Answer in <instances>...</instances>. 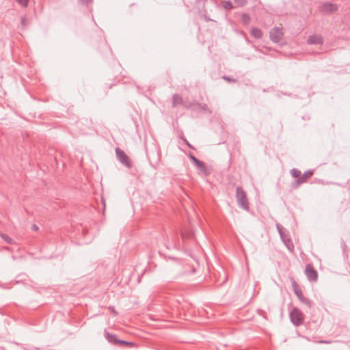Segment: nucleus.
Here are the masks:
<instances>
[{
    "label": "nucleus",
    "instance_id": "1a4fd4ad",
    "mask_svg": "<svg viewBox=\"0 0 350 350\" xmlns=\"http://www.w3.org/2000/svg\"><path fill=\"white\" fill-rule=\"evenodd\" d=\"M305 273L308 280L316 282L318 280V273L312 264H307L305 269Z\"/></svg>",
    "mask_w": 350,
    "mask_h": 350
},
{
    "label": "nucleus",
    "instance_id": "f3484780",
    "mask_svg": "<svg viewBox=\"0 0 350 350\" xmlns=\"http://www.w3.org/2000/svg\"><path fill=\"white\" fill-rule=\"evenodd\" d=\"M290 174L294 178H297V179L301 176V172L297 168H293L290 171Z\"/></svg>",
    "mask_w": 350,
    "mask_h": 350
},
{
    "label": "nucleus",
    "instance_id": "6ab92c4d",
    "mask_svg": "<svg viewBox=\"0 0 350 350\" xmlns=\"http://www.w3.org/2000/svg\"><path fill=\"white\" fill-rule=\"evenodd\" d=\"M234 3L238 7H243L247 3V0H234Z\"/></svg>",
    "mask_w": 350,
    "mask_h": 350
},
{
    "label": "nucleus",
    "instance_id": "a878e982",
    "mask_svg": "<svg viewBox=\"0 0 350 350\" xmlns=\"http://www.w3.org/2000/svg\"><path fill=\"white\" fill-rule=\"evenodd\" d=\"M92 0H81L82 3H88L89 2L92 1Z\"/></svg>",
    "mask_w": 350,
    "mask_h": 350
},
{
    "label": "nucleus",
    "instance_id": "2eb2a0df",
    "mask_svg": "<svg viewBox=\"0 0 350 350\" xmlns=\"http://www.w3.org/2000/svg\"><path fill=\"white\" fill-rule=\"evenodd\" d=\"M241 22L244 26H247L250 23V16L249 14L243 13L241 16Z\"/></svg>",
    "mask_w": 350,
    "mask_h": 350
},
{
    "label": "nucleus",
    "instance_id": "423d86ee",
    "mask_svg": "<svg viewBox=\"0 0 350 350\" xmlns=\"http://www.w3.org/2000/svg\"><path fill=\"white\" fill-rule=\"evenodd\" d=\"M293 287L294 293L297 295L299 301L306 306H307L308 308H310V301L304 296L301 289L300 288V287L298 286L295 281H294L293 283Z\"/></svg>",
    "mask_w": 350,
    "mask_h": 350
},
{
    "label": "nucleus",
    "instance_id": "dca6fc26",
    "mask_svg": "<svg viewBox=\"0 0 350 350\" xmlns=\"http://www.w3.org/2000/svg\"><path fill=\"white\" fill-rule=\"evenodd\" d=\"M0 237L1 238L4 240L6 243H9V244H13L14 243V241L11 239L8 235H7L6 234H3V233H0Z\"/></svg>",
    "mask_w": 350,
    "mask_h": 350
},
{
    "label": "nucleus",
    "instance_id": "0eeeda50",
    "mask_svg": "<svg viewBox=\"0 0 350 350\" xmlns=\"http://www.w3.org/2000/svg\"><path fill=\"white\" fill-rule=\"evenodd\" d=\"M319 9L323 14H332L338 10V6L336 3L325 2L319 6Z\"/></svg>",
    "mask_w": 350,
    "mask_h": 350
},
{
    "label": "nucleus",
    "instance_id": "a211bd4d",
    "mask_svg": "<svg viewBox=\"0 0 350 350\" xmlns=\"http://www.w3.org/2000/svg\"><path fill=\"white\" fill-rule=\"evenodd\" d=\"M127 345V346H129V347H133L134 346V344L133 342L125 341V340H118V342L117 345Z\"/></svg>",
    "mask_w": 350,
    "mask_h": 350
},
{
    "label": "nucleus",
    "instance_id": "9b49d317",
    "mask_svg": "<svg viewBox=\"0 0 350 350\" xmlns=\"http://www.w3.org/2000/svg\"><path fill=\"white\" fill-rule=\"evenodd\" d=\"M323 42V38L320 35H311L308 38V43L310 44H319Z\"/></svg>",
    "mask_w": 350,
    "mask_h": 350
},
{
    "label": "nucleus",
    "instance_id": "c85d7f7f",
    "mask_svg": "<svg viewBox=\"0 0 350 350\" xmlns=\"http://www.w3.org/2000/svg\"><path fill=\"white\" fill-rule=\"evenodd\" d=\"M181 235H182L183 238H184V236H185L184 234L182 233Z\"/></svg>",
    "mask_w": 350,
    "mask_h": 350
},
{
    "label": "nucleus",
    "instance_id": "7ed1b4c3",
    "mask_svg": "<svg viewBox=\"0 0 350 350\" xmlns=\"http://www.w3.org/2000/svg\"><path fill=\"white\" fill-rule=\"evenodd\" d=\"M290 319L293 324L299 326L304 323V314L297 308H294L290 313Z\"/></svg>",
    "mask_w": 350,
    "mask_h": 350
},
{
    "label": "nucleus",
    "instance_id": "6e6552de",
    "mask_svg": "<svg viewBox=\"0 0 350 350\" xmlns=\"http://www.w3.org/2000/svg\"><path fill=\"white\" fill-rule=\"evenodd\" d=\"M116 154L118 159L119 161L123 164L124 165L126 166L127 167H131V161L129 159V157L126 155V154L120 148H116Z\"/></svg>",
    "mask_w": 350,
    "mask_h": 350
},
{
    "label": "nucleus",
    "instance_id": "4468645a",
    "mask_svg": "<svg viewBox=\"0 0 350 350\" xmlns=\"http://www.w3.org/2000/svg\"><path fill=\"white\" fill-rule=\"evenodd\" d=\"M250 34L252 37L256 39H260L262 37L263 33L259 28L252 27L250 29Z\"/></svg>",
    "mask_w": 350,
    "mask_h": 350
},
{
    "label": "nucleus",
    "instance_id": "39448f33",
    "mask_svg": "<svg viewBox=\"0 0 350 350\" xmlns=\"http://www.w3.org/2000/svg\"><path fill=\"white\" fill-rule=\"evenodd\" d=\"M314 170H311L305 172L298 179L292 183L291 187L294 189H297L301 185L306 183L312 176Z\"/></svg>",
    "mask_w": 350,
    "mask_h": 350
},
{
    "label": "nucleus",
    "instance_id": "cd10ccee",
    "mask_svg": "<svg viewBox=\"0 0 350 350\" xmlns=\"http://www.w3.org/2000/svg\"><path fill=\"white\" fill-rule=\"evenodd\" d=\"M21 22H22V24L24 25L25 24V18H21Z\"/></svg>",
    "mask_w": 350,
    "mask_h": 350
},
{
    "label": "nucleus",
    "instance_id": "412c9836",
    "mask_svg": "<svg viewBox=\"0 0 350 350\" xmlns=\"http://www.w3.org/2000/svg\"><path fill=\"white\" fill-rule=\"evenodd\" d=\"M21 6L27 7L29 1L28 0H16Z\"/></svg>",
    "mask_w": 350,
    "mask_h": 350
},
{
    "label": "nucleus",
    "instance_id": "aec40b11",
    "mask_svg": "<svg viewBox=\"0 0 350 350\" xmlns=\"http://www.w3.org/2000/svg\"><path fill=\"white\" fill-rule=\"evenodd\" d=\"M224 8L226 10H231L234 8L231 1H228L224 3Z\"/></svg>",
    "mask_w": 350,
    "mask_h": 350
},
{
    "label": "nucleus",
    "instance_id": "ddd939ff",
    "mask_svg": "<svg viewBox=\"0 0 350 350\" xmlns=\"http://www.w3.org/2000/svg\"><path fill=\"white\" fill-rule=\"evenodd\" d=\"M105 337L106 340L109 342H110V343H111L113 345H118L119 339H118L116 338V335H114L113 334H110V333H109V332L105 331Z\"/></svg>",
    "mask_w": 350,
    "mask_h": 350
},
{
    "label": "nucleus",
    "instance_id": "bb28decb",
    "mask_svg": "<svg viewBox=\"0 0 350 350\" xmlns=\"http://www.w3.org/2000/svg\"><path fill=\"white\" fill-rule=\"evenodd\" d=\"M32 228H33V230H37L38 229V227L36 225H33L32 226Z\"/></svg>",
    "mask_w": 350,
    "mask_h": 350
},
{
    "label": "nucleus",
    "instance_id": "393cba45",
    "mask_svg": "<svg viewBox=\"0 0 350 350\" xmlns=\"http://www.w3.org/2000/svg\"><path fill=\"white\" fill-rule=\"evenodd\" d=\"M319 343H322V344H329L331 342L329 341V340H319L318 342Z\"/></svg>",
    "mask_w": 350,
    "mask_h": 350
},
{
    "label": "nucleus",
    "instance_id": "5701e85b",
    "mask_svg": "<svg viewBox=\"0 0 350 350\" xmlns=\"http://www.w3.org/2000/svg\"><path fill=\"white\" fill-rule=\"evenodd\" d=\"M108 309L112 312L113 313L114 315H117L118 314V312H116V310H115L114 307L113 306H109L108 307Z\"/></svg>",
    "mask_w": 350,
    "mask_h": 350
},
{
    "label": "nucleus",
    "instance_id": "4be33fe9",
    "mask_svg": "<svg viewBox=\"0 0 350 350\" xmlns=\"http://www.w3.org/2000/svg\"><path fill=\"white\" fill-rule=\"evenodd\" d=\"M224 80L228 81V82H235L237 80L234 79H231L230 77L228 76H223L222 77Z\"/></svg>",
    "mask_w": 350,
    "mask_h": 350
},
{
    "label": "nucleus",
    "instance_id": "f257e3e1",
    "mask_svg": "<svg viewBox=\"0 0 350 350\" xmlns=\"http://www.w3.org/2000/svg\"><path fill=\"white\" fill-rule=\"evenodd\" d=\"M276 228L285 246L289 251L293 252L294 250V245L290 237L289 232L280 224H276Z\"/></svg>",
    "mask_w": 350,
    "mask_h": 350
},
{
    "label": "nucleus",
    "instance_id": "b1692460",
    "mask_svg": "<svg viewBox=\"0 0 350 350\" xmlns=\"http://www.w3.org/2000/svg\"><path fill=\"white\" fill-rule=\"evenodd\" d=\"M182 139L185 142V143L190 148L193 149V147L189 144V142L185 138L182 137Z\"/></svg>",
    "mask_w": 350,
    "mask_h": 350
},
{
    "label": "nucleus",
    "instance_id": "9d476101",
    "mask_svg": "<svg viewBox=\"0 0 350 350\" xmlns=\"http://www.w3.org/2000/svg\"><path fill=\"white\" fill-rule=\"evenodd\" d=\"M189 158L194 163L198 170L203 172H206V169L204 162L200 161L191 154H189Z\"/></svg>",
    "mask_w": 350,
    "mask_h": 350
},
{
    "label": "nucleus",
    "instance_id": "f8f14e48",
    "mask_svg": "<svg viewBox=\"0 0 350 350\" xmlns=\"http://www.w3.org/2000/svg\"><path fill=\"white\" fill-rule=\"evenodd\" d=\"M184 102L181 96L179 94H174L172 98V107H176L178 105H183Z\"/></svg>",
    "mask_w": 350,
    "mask_h": 350
},
{
    "label": "nucleus",
    "instance_id": "f03ea898",
    "mask_svg": "<svg viewBox=\"0 0 350 350\" xmlns=\"http://www.w3.org/2000/svg\"><path fill=\"white\" fill-rule=\"evenodd\" d=\"M236 198L238 205L241 208L247 211L250 210V203L246 193L241 187H237L236 189Z\"/></svg>",
    "mask_w": 350,
    "mask_h": 350
},
{
    "label": "nucleus",
    "instance_id": "20e7f679",
    "mask_svg": "<svg viewBox=\"0 0 350 350\" xmlns=\"http://www.w3.org/2000/svg\"><path fill=\"white\" fill-rule=\"evenodd\" d=\"M270 40L274 43H278L284 38V32L282 28L275 27L269 31Z\"/></svg>",
    "mask_w": 350,
    "mask_h": 350
}]
</instances>
